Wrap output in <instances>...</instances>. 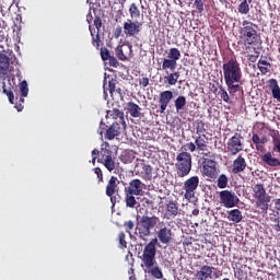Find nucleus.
<instances>
[{"label": "nucleus", "mask_w": 280, "mask_h": 280, "mask_svg": "<svg viewBox=\"0 0 280 280\" xmlns=\"http://www.w3.org/2000/svg\"><path fill=\"white\" fill-rule=\"evenodd\" d=\"M159 226V230L156 232L159 242L161 244H170L172 242V228L165 226V222L161 221V219L156 215H142L138 225H137V232L140 237V240H148L152 235V229Z\"/></svg>", "instance_id": "nucleus-1"}, {"label": "nucleus", "mask_w": 280, "mask_h": 280, "mask_svg": "<svg viewBox=\"0 0 280 280\" xmlns=\"http://www.w3.org/2000/svg\"><path fill=\"white\" fill-rule=\"evenodd\" d=\"M254 25L253 22L244 20L238 30V45H244L245 49H250V45H257L259 43V35L257 34V30L253 27Z\"/></svg>", "instance_id": "nucleus-2"}, {"label": "nucleus", "mask_w": 280, "mask_h": 280, "mask_svg": "<svg viewBox=\"0 0 280 280\" xmlns=\"http://www.w3.org/2000/svg\"><path fill=\"white\" fill-rule=\"evenodd\" d=\"M224 82L242 80V67L237 57H231L222 66Z\"/></svg>", "instance_id": "nucleus-3"}, {"label": "nucleus", "mask_w": 280, "mask_h": 280, "mask_svg": "<svg viewBox=\"0 0 280 280\" xmlns=\"http://www.w3.org/2000/svg\"><path fill=\"white\" fill-rule=\"evenodd\" d=\"M10 71V57L5 54H0V80H2V93L9 97L10 104H14V93L11 86L5 85L8 72Z\"/></svg>", "instance_id": "nucleus-4"}, {"label": "nucleus", "mask_w": 280, "mask_h": 280, "mask_svg": "<svg viewBox=\"0 0 280 280\" xmlns=\"http://www.w3.org/2000/svg\"><path fill=\"white\" fill-rule=\"evenodd\" d=\"M159 238H152L143 248L142 256L140 257L144 268H154L156 266V245Z\"/></svg>", "instance_id": "nucleus-5"}, {"label": "nucleus", "mask_w": 280, "mask_h": 280, "mask_svg": "<svg viewBox=\"0 0 280 280\" xmlns=\"http://www.w3.org/2000/svg\"><path fill=\"white\" fill-rule=\"evenodd\" d=\"M176 174L178 178H185L191 173V153L182 151L176 155Z\"/></svg>", "instance_id": "nucleus-6"}, {"label": "nucleus", "mask_w": 280, "mask_h": 280, "mask_svg": "<svg viewBox=\"0 0 280 280\" xmlns=\"http://www.w3.org/2000/svg\"><path fill=\"white\" fill-rule=\"evenodd\" d=\"M97 163H101L107 171L113 172L116 167L115 156H113V150H110V143L103 142L101 144V155L97 159Z\"/></svg>", "instance_id": "nucleus-7"}, {"label": "nucleus", "mask_w": 280, "mask_h": 280, "mask_svg": "<svg viewBox=\"0 0 280 280\" xmlns=\"http://www.w3.org/2000/svg\"><path fill=\"white\" fill-rule=\"evenodd\" d=\"M180 50L176 47H173L168 50L167 58H164L162 61L163 71H176L178 67V60H180Z\"/></svg>", "instance_id": "nucleus-8"}, {"label": "nucleus", "mask_w": 280, "mask_h": 280, "mask_svg": "<svg viewBox=\"0 0 280 280\" xmlns=\"http://www.w3.org/2000/svg\"><path fill=\"white\" fill-rule=\"evenodd\" d=\"M106 128L107 126L105 125V122L101 121L100 128H98V135L103 137L105 132V139H107L108 141H113L115 137H119V135H121L120 122H113L107 129Z\"/></svg>", "instance_id": "nucleus-9"}, {"label": "nucleus", "mask_w": 280, "mask_h": 280, "mask_svg": "<svg viewBox=\"0 0 280 280\" xmlns=\"http://www.w3.org/2000/svg\"><path fill=\"white\" fill-rule=\"evenodd\" d=\"M200 185V177L197 175L189 177L184 182L183 189L185 191L184 197L186 200L196 198V189Z\"/></svg>", "instance_id": "nucleus-10"}, {"label": "nucleus", "mask_w": 280, "mask_h": 280, "mask_svg": "<svg viewBox=\"0 0 280 280\" xmlns=\"http://www.w3.org/2000/svg\"><path fill=\"white\" fill-rule=\"evenodd\" d=\"M220 202L225 209H233L240 205V197L231 190H222L219 192Z\"/></svg>", "instance_id": "nucleus-11"}, {"label": "nucleus", "mask_w": 280, "mask_h": 280, "mask_svg": "<svg viewBox=\"0 0 280 280\" xmlns=\"http://www.w3.org/2000/svg\"><path fill=\"white\" fill-rule=\"evenodd\" d=\"M242 137L241 133H234L233 138H230L226 143V150L229 154H232V156H235L244 150V143L242 142Z\"/></svg>", "instance_id": "nucleus-12"}, {"label": "nucleus", "mask_w": 280, "mask_h": 280, "mask_svg": "<svg viewBox=\"0 0 280 280\" xmlns=\"http://www.w3.org/2000/svg\"><path fill=\"white\" fill-rule=\"evenodd\" d=\"M122 28L126 36L135 38L136 36H139V34H141V30L143 28V22H139L137 20L132 21L128 19L124 22Z\"/></svg>", "instance_id": "nucleus-13"}, {"label": "nucleus", "mask_w": 280, "mask_h": 280, "mask_svg": "<svg viewBox=\"0 0 280 280\" xmlns=\"http://www.w3.org/2000/svg\"><path fill=\"white\" fill-rule=\"evenodd\" d=\"M136 176H141L143 180H152V172L154 168L150 164H145L143 160H140L135 166Z\"/></svg>", "instance_id": "nucleus-14"}, {"label": "nucleus", "mask_w": 280, "mask_h": 280, "mask_svg": "<svg viewBox=\"0 0 280 280\" xmlns=\"http://www.w3.org/2000/svg\"><path fill=\"white\" fill-rule=\"evenodd\" d=\"M215 165V160L203 159L202 175L207 176V178H212L215 180V178H218V167Z\"/></svg>", "instance_id": "nucleus-15"}, {"label": "nucleus", "mask_w": 280, "mask_h": 280, "mask_svg": "<svg viewBox=\"0 0 280 280\" xmlns=\"http://www.w3.org/2000/svg\"><path fill=\"white\" fill-rule=\"evenodd\" d=\"M174 100V92L166 90L160 93L159 96V107L160 113H165L167 110V106H170V102Z\"/></svg>", "instance_id": "nucleus-16"}, {"label": "nucleus", "mask_w": 280, "mask_h": 280, "mask_svg": "<svg viewBox=\"0 0 280 280\" xmlns=\"http://www.w3.org/2000/svg\"><path fill=\"white\" fill-rule=\"evenodd\" d=\"M143 182L136 178L129 182V187L125 188L128 194H133L135 196H143Z\"/></svg>", "instance_id": "nucleus-17"}, {"label": "nucleus", "mask_w": 280, "mask_h": 280, "mask_svg": "<svg viewBox=\"0 0 280 280\" xmlns=\"http://www.w3.org/2000/svg\"><path fill=\"white\" fill-rule=\"evenodd\" d=\"M213 270H215V267H211L208 265H205L200 268V270L196 271L195 273V280H207L213 278Z\"/></svg>", "instance_id": "nucleus-18"}, {"label": "nucleus", "mask_w": 280, "mask_h": 280, "mask_svg": "<svg viewBox=\"0 0 280 280\" xmlns=\"http://www.w3.org/2000/svg\"><path fill=\"white\" fill-rule=\"evenodd\" d=\"M246 159L244 156L238 155L234 161L232 165V173L233 174H241V172H244L247 167Z\"/></svg>", "instance_id": "nucleus-19"}, {"label": "nucleus", "mask_w": 280, "mask_h": 280, "mask_svg": "<svg viewBox=\"0 0 280 280\" xmlns=\"http://www.w3.org/2000/svg\"><path fill=\"white\" fill-rule=\"evenodd\" d=\"M262 163L268 165V167H273V170H277L280 167V160L279 158L272 156V152H267L261 156Z\"/></svg>", "instance_id": "nucleus-20"}, {"label": "nucleus", "mask_w": 280, "mask_h": 280, "mask_svg": "<svg viewBox=\"0 0 280 280\" xmlns=\"http://www.w3.org/2000/svg\"><path fill=\"white\" fill-rule=\"evenodd\" d=\"M195 144L199 152H202L203 156H211V151H209V145L207 144V140L201 136L196 137Z\"/></svg>", "instance_id": "nucleus-21"}, {"label": "nucleus", "mask_w": 280, "mask_h": 280, "mask_svg": "<svg viewBox=\"0 0 280 280\" xmlns=\"http://www.w3.org/2000/svg\"><path fill=\"white\" fill-rule=\"evenodd\" d=\"M269 203L270 197H264L260 199H256L255 207L256 209H259V213H261V215H266L268 213Z\"/></svg>", "instance_id": "nucleus-22"}, {"label": "nucleus", "mask_w": 280, "mask_h": 280, "mask_svg": "<svg viewBox=\"0 0 280 280\" xmlns=\"http://www.w3.org/2000/svg\"><path fill=\"white\" fill-rule=\"evenodd\" d=\"M253 196L255 200L261 199V198H269L270 196L266 192V188L264 187V184H256L253 187Z\"/></svg>", "instance_id": "nucleus-23"}, {"label": "nucleus", "mask_w": 280, "mask_h": 280, "mask_svg": "<svg viewBox=\"0 0 280 280\" xmlns=\"http://www.w3.org/2000/svg\"><path fill=\"white\" fill-rule=\"evenodd\" d=\"M166 215L168 220H174L178 215V203L176 201L166 203Z\"/></svg>", "instance_id": "nucleus-24"}, {"label": "nucleus", "mask_w": 280, "mask_h": 280, "mask_svg": "<svg viewBox=\"0 0 280 280\" xmlns=\"http://www.w3.org/2000/svg\"><path fill=\"white\" fill-rule=\"evenodd\" d=\"M117 185H119V179H117L115 176H112L106 186V196H115V192L117 191Z\"/></svg>", "instance_id": "nucleus-25"}, {"label": "nucleus", "mask_w": 280, "mask_h": 280, "mask_svg": "<svg viewBox=\"0 0 280 280\" xmlns=\"http://www.w3.org/2000/svg\"><path fill=\"white\" fill-rule=\"evenodd\" d=\"M257 67L262 75H267V73H270V71H272V63L268 62V60H266V57L265 59L264 57H261L258 60Z\"/></svg>", "instance_id": "nucleus-26"}, {"label": "nucleus", "mask_w": 280, "mask_h": 280, "mask_svg": "<svg viewBox=\"0 0 280 280\" xmlns=\"http://www.w3.org/2000/svg\"><path fill=\"white\" fill-rule=\"evenodd\" d=\"M167 75L164 77V83L168 84V86H176L178 83V79L180 78V72L178 71H172V73L167 72Z\"/></svg>", "instance_id": "nucleus-27"}, {"label": "nucleus", "mask_w": 280, "mask_h": 280, "mask_svg": "<svg viewBox=\"0 0 280 280\" xmlns=\"http://www.w3.org/2000/svg\"><path fill=\"white\" fill-rule=\"evenodd\" d=\"M269 89L273 100H277V102L280 103V86L277 79H269Z\"/></svg>", "instance_id": "nucleus-28"}, {"label": "nucleus", "mask_w": 280, "mask_h": 280, "mask_svg": "<svg viewBox=\"0 0 280 280\" xmlns=\"http://www.w3.org/2000/svg\"><path fill=\"white\" fill-rule=\"evenodd\" d=\"M228 213H229L228 220H230V222L240 224V222H242V220H244V217L242 215V211L240 209L230 210Z\"/></svg>", "instance_id": "nucleus-29"}, {"label": "nucleus", "mask_w": 280, "mask_h": 280, "mask_svg": "<svg viewBox=\"0 0 280 280\" xmlns=\"http://www.w3.org/2000/svg\"><path fill=\"white\" fill-rule=\"evenodd\" d=\"M269 137L272 139L273 150L280 154V132L277 129H269Z\"/></svg>", "instance_id": "nucleus-30"}, {"label": "nucleus", "mask_w": 280, "mask_h": 280, "mask_svg": "<svg viewBox=\"0 0 280 280\" xmlns=\"http://www.w3.org/2000/svg\"><path fill=\"white\" fill-rule=\"evenodd\" d=\"M127 110L130 114V116L133 117V118L141 117V108L135 102H128L127 103Z\"/></svg>", "instance_id": "nucleus-31"}, {"label": "nucleus", "mask_w": 280, "mask_h": 280, "mask_svg": "<svg viewBox=\"0 0 280 280\" xmlns=\"http://www.w3.org/2000/svg\"><path fill=\"white\" fill-rule=\"evenodd\" d=\"M129 14H130L131 21H139V19H141V16H142L141 10H139V4L132 2L129 5Z\"/></svg>", "instance_id": "nucleus-32"}, {"label": "nucleus", "mask_w": 280, "mask_h": 280, "mask_svg": "<svg viewBox=\"0 0 280 280\" xmlns=\"http://www.w3.org/2000/svg\"><path fill=\"white\" fill-rule=\"evenodd\" d=\"M241 83H242V79H236V81L225 82L229 93H237V91H241L242 89V86L240 85Z\"/></svg>", "instance_id": "nucleus-33"}, {"label": "nucleus", "mask_w": 280, "mask_h": 280, "mask_svg": "<svg viewBox=\"0 0 280 280\" xmlns=\"http://www.w3.org/2000/svg\"><path fill=\"white\" fill-rule=\"evenodd\" d=\"M253 0H241V3L237 7L240 14H248L250 12V4Z\"/></svg>", "instance_id": "nucleus-34"}, {"label": "nucleus", "mask_w": 280, "mask_h": 280, "mask_svg": "<svg viewBox=\"0 0 280 280\" xmlns=\"http://www.w3.org/2000/svg\"><path fill=\"white\" fill-rule=\"evenodd\" d=\"M145 272L151 275L154 279H163V271L156 265L151 268H145Z\"/></svg>", "instance_id": "nucleus-35"}, {"label": "nucleus", "mask_w": 280, "mask_h": 280, "mask_svg": "<svg viewBox=\"0 0 280 280\" xmlns=\"http://www.w3.org/2000/svg\"><path fill=\"white\" fill-rule=\"evenodd\" d=\"M125 202H126V207H129L130 209H135V207H137V199L135 198V194H130L126 191Z\"/></svg>", "instance_id": "nucleus-36"}, {"label": "nucleus", "mask_w": 280, "mask_h": 280, "mask_svg": "<svg viewBox=\"0 0 280 280\" xmlns=\"http://www.w3.org/2000/svg\"><path fill=\"white\" fill-rule=\"evenodd\" d=\"M185 106H187V97H185L184 95L178 96L175 100L176 112L179 113V110H183Z\"/></svg>", "instance_id": "nucleus-37"}, {"label": "nucleus", "mask_w": 280, "mask_h": 280, "mask_svg": "<svg viewBox=\"0 0 280 280\" xmlns=\"http://www.w3.org/2000/svg\"><path fill=\"white\" fill-rule=\"evenodd\" d=\"M217 186L219 189H226L229 187V177L224 174H221L217 179Z\"/></svg>", "instance_id": "nucleus-38"}, {"label": "nucleus", "mask_w": 280, "mask_h": 280, "mask_svg": "<svg viewBox=\"0 0 280 280\" xmlns=\"http://www.w3.org/2000/svg\"><path fill=\"white\" fill-rule=\"evenodd\" d=\"M117 84H119V82L117 81V79H110L108 81V89L107 91L109 92V95L113 100H115V93L117 90Z\"/></svg>", "instance_id": "nucleus-39"}, {"label": "nucleus", "mask_w": 280, "mask_h": 280, "mask_svg": "<svg viewBox=\"0 0 280 280\" xmlns=\"http://www.w3.org/2000/svg\"><path fill=\"white\" fill-rule=\"evenodd\" d=\"M90 32L92 36V45L96 47V49H100V45H102V39L100 38V32H97L96 35L93 34V31H91V26H90Z\"/></svg>", "instance_id": "nucleus-40"}, {"label": "nucleus", "mask_w": 280, "mask_h": 280, "mask_svg": "<svg viewBox=\"0 0 280 280\" xmlns=\"http://www.w3.org/2000/svg\"><path fill=\"white\" fill-rule=\"evenodd\" d=\"M219 95H220L221 100H223V102H225L226 104H229V102H231V97L229 96V92H226L224 86L219 88Z\"/></svg>", "instance_id": "nucleus-41"}, {"label": "nucleus", "mask_w": 280, "mask_h": 280, "mask_svg": "<svg viewBox=\"0 0 280 280\" xmlns=\"http://www.w3.org/2000/svg\"><path fill=\"white\" fill-rule=\"evenodd\" d=\"M115 52L118 59H120L122 62H126L128 60V57L124 54V48L121 46H117L115 48Z\"/></svg>", "instance_id": "nucleus-42"}, {"label": "nucleus", "mask_w": 280, "mask_h": 280, "mask_svg": "<svg viewBox=\"0 0 280 280\" xmlns=\"http://www.w3.org/2000/svg\"><path fill=\"white\" fill-rule=\"evenodd\" d=\"M20 91L22 93V97H27L30 93V88H27V81H22L20 84Z\"/></svg>", "instance_id": "nucleus-43"}, {"label": "nucleus", "mask_w": 280, "mask_h": 280, "mask_svg": "<svg viewBox=\"0 0 280 280\" xmlns=\"http://www.w3.org/2000/svg\"><path fill=\"white\" fill-rule=\"evenodd\" d=\"M206 131H207V129L205 128V121L197 120L196 121V133L202 135V132H206Z\"/></svg>", "instance_id": "nucleus-44"}, {"label": "nucleus", "mask_w": 280, "mask_h": 280, "mask_svg": "<svg viewBox=\"0 0 280 280\" xmlns=\"http://www.w3.org/2000/svg\"><path fill=\"white\" fill-rule=\"evenodd\" d=\"M118 242H119V248H126V246H128V243L126 242V233L120 232L118 234Z\"/></svg>", "instance_id": "nucleus-45"}, {"label": "nucleus", "mask_w": 280, "mask_h": 280, "mask_svg": "<svg viewBox=\"0 0 280 280\" xmlns=\"http://www.w3.org/2000/svg\"><path fill=\"white\" fill-rule=\"evenodd\" d=\"M113 113H114V116H116L120 119V124H121L122 128H126V121L124 120V112H121L117 108H114Z\"/></svg>", "instance_id": "nucleus-46"}, {"label": "nucleus", "mask_w": 280, "mask_h": 280, "mask_svg": "<svg viewBox=\"0 0 280 280\" xmlns=\"http://www.w3.org/2000/svg\"><path fill=\"white\" fill-rule=\"evenodd\" d=\"M194 5L196 7L199 14L205 12V0H195Z\"/></svg>", "instance_id": "nucleus-47"}, {"label": "nucleus", "mask_w": 280, "mask_h": 280, "mask_svg": "<svg viewBox=\"0 0 280 280\" xmlns=\"http://www.w3.org/2000/svg\"><path fill=\"white\" fill-rule=\"evenodd\" d=\"M93 172L96 175V178H97L98 183H104V172H102V168L101 167H94Z\"/></svg>", "instance_id": "nucleus-48"}, {"label": "nucleus", "mask_w": 280, "mask_h": 280, "mask_svg": "<svg viewBox=\"0 0 280 280\" xmlns=\"http://www.w3.org/2000/svg\"><path fill=\"white\" fill-rule=\"evenodd\" d=\"M182 150H184V152H187V150L189 152H196V150H198V148L196 147V143L189 142V143H186L185 145H183Z\"/></svg>", "instance_id": "nucleus-49"}, {"label": "nucleus", "mask_w": 280, "mask_h": 280, "mask_svg": "<svg viewBox=\"0 0 280 280\" xmlns=\"http://www.w3.org/2000/svg\"><path fill=\"white\" fill-rule=\"evenodd\" d=\"M110 51L108 50V48H101V58L104 62H106V60L110 59Z\"/></svg>", "instance_id": "nucleus-50"}, {"label": "nucleus", "mask_w": 280, "mask_h": 280, "mask_svg": "<svg viewBox=\"0 0 280 280\" xmlns=\"http://www.w3.org/2000/svg\"><path fill=\"white\" fill-rule=\"evenodd\" d=\"M252 141L255 143L256 150H261L260 138L257 133H253Z\"/></svg>", "instance_id": "nucleus-51"}, {"label": "nucleus", "mask_w": 280, "mask_h": 280, "mask_svg": "<svg viewBox=\"0 0 280 280\" xmlns=\"http://www.w3.org/2000/svg\"><path fill=\"white\" fill-rule=\"evenodd\" d=\"M124 226L126 229V232L130 233L132 231V229H135V221H131V220L130 221H126L124 223Z\"/></svg>", "instance_id": "nucleus-52"}, {"label": "nucleus", "mask_w": 280, "mask_h": 280, "mask_svg": "<svg viewBox=\"0 0 280 280\" xmlns=\"http://www.w3.org/2000/svg\"><path fill=\"white\" fill-rule=\"evenodd\" d=\"M109 61V67H114V69H117V67H119V61H117V58H115L114 56L109 57V59H107Z\"/></svg>", "instance_id": "nucleus-53"}, {"label": "nucleus", "mask_w": 280, "mask_h": 280, "mask_svg": "<svg viewBox=\"0 0 280 280\" xmlns=\"http://www.w3.org/2000/svg\"><path fill=\"white\" fill-rule=\"evenodd\" d=\"M139 84H140V86L145 89V86H149V84H150V79L148 77H143V78L139 79Z\"/></svg>", "instance_id": "nucleus-54"}, {"label": "nucleus", "mask_w": 280, "mask_h": 280, "mask_svg": "<svg viewBox=\"0 0 280 280\" xmlns=\"http://www.w3.org/2000/svg\"><path fill=\"white\" fill-rule=\"evenodd\" d=\"M125 259L126 261H128L129 266H135V258L132 257V252H128Z\"/></svg>", "instance_id": "nucleus-55"}, {"label": "nucleus", "mask_w": 280, "mask_h": 280, "mask_svg": "<svg viewBox=\"0 0 280 280\" xmlns=\"http://www.w3.org/2000/svg\"><path fill=\"white\" fill-rule=\"evenodd\" d=\"M94 25H95L97 32H100V28L102 27V18L96 16V18L94 19Z\"/></svg>", "instance_id": "nucleus-56"}, {"label": "nucleus", "mask_w": 280, "mask_h": 280, "mask_svg": "<svg viewBox=\"0 0 280 280\" xmlns=\"http://www.w3.org/2000/svg\"><path fill=\"white\" fill-rule=\"evenodd\" d=\"M273 205L278 215H280V198L275 199Z\"/></svg>", "instance_id": "nucleus-57"}, {"label": "nucleus", "mask_w": 280, "mask_h": 280, "mask_svg": "<svg viewBox=\"0 0 280 280\" xmlns=\"http://www.w3.org/2000/svg\"><path fill=\"white\" fill-rule=\"evenodd\" d=\"M234 277L236 279H242V277H244V270L242 269H236V271H234Z\"/></svg>", "instance_id": "nucleus-58"}, {"label": "nucleus", "mask_w": 280, "mask_h": 280, "mask_svg": "<svg viewBox=\"0 0 280 280\" xmlns=\"http://www.w3.org/2000/svg\"><path fill=\"white\" fill-rule=\"evenodd\" d=\"M247 58L249 62H257V58H259V52H256V55H248Z\"/></svg>", "instance_id": "nucleus-59"}, {"label": "nucleus", "mask_w": 280, "mask_h": 280, "mask_svg": "<svg viewBox=\"0 0 280 280\" xmlns=\"http://www.w3.org/2000/svg\"><path fill=\"white\" fill-rule=\"evenodd\" d=\"M100 156H101V150L94 149L92 151V158L100 159Z\"/></svg>", "instance_id": "nucleus-60"}, {"label": "nucleus", "mask_w": 280, "mask_h": 280, "mask_svg": "<svg viewBox=\"0 0 280 280\" xmlns=\"http://www.w3.org/2000/svg\"><path fill=\"white\" fill-rule=\"evenodd\" d=\"M108 198H110L112 207H115V205H117V197L112 195L108 196Z\"/></svg>", "instance_id": "nucleus-61"}, {"label": "nucleus", "mask_w": 280, "mask_h": 280, "mask_svg": "<svg viewBox=\"0 0 280 280\" xmlns=\"http://www.w3.org/2000/svg\"><path fill=\"white\" fill-rule=\"evenodd\" d=\"M115 36H116V38H119V36H121V27H116V30H115Z\"/></svg>", "instance_id": "nucleus-62"}, {"label": "nucleus", "mask_w": 280, "mask_h": 280, "mask_svg": "<svg viewBox=\"0 0 280 280\" xmlns=\"http://www.w3.org/2000/svg\"><path fill=\"white\" fill-rule=\"evenodd\" d=\"M15 108H16L18 113H21V110H23L24 106H23V104L16 103Z\"/></svg>", "instance_id": "nucleus-63"}, {"label": "nucleus", "mask_w": 280, "mask_h": 280, "mask_svg": "<svg viewBox=\"0 0 280 280\" xmlns=\"http://www.w3.org/2000/svg\"><path fill=\"white\" fill-rule=\"evenodd\" d=\"M273 230L277 231V233H280V220L273 225Z\"/></svg>", "instance_id": "nucleus-64"}]
</instances>
